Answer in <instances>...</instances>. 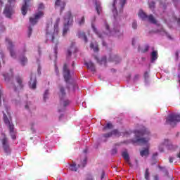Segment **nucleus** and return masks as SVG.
<instances>
[{"instance_id":"obj_1","label":"nucleus","mask_w":180,"mask_h":180,"mask_svg":"<svg viewBox=\"0 0 180 180\" xmlns=\"http://www.w3.org/2000/svg\"><path fill=\"white\" fill-rule=\"evenodd\" d=\"M134 134H135V139L132 140V143L134 144L138 143L140 146L148 144V141H149V139L141 138L144 136L149 135V131H148L146 128L143 127H141V129L134 131Z\"/></svg>"},{"instance_id":"obj_2","label":"nucleus","mask_w":180,"mask_h":180,"mask_svg":"<svg viewBox=\"0 0 180 180\" xmlns=\"http://www.w3.org/2000/svg\"><path fill=\"white\" fill-rule=\"evenodd\" d=\"M58 25L55 26V29H51V26L50 25H46L45 37L46 39H50L51 43L55 44V53H56V50H58V44L59 35L58 34V28H56Z\"/></svg>"},{"instance_id":"obj_3","label":"nucleus","mask_w":180,"mask_h":180,"mask_svg":"<svg viewBox=\"0 0 180 180\" xmlns=\"http://www.w3.org/2000/svg\"><path fill=\"white\" fill-rule=\"evenodd\" d=\"M58 96L59 98L61 99V102L59 103V106L58 107V112H63L64 110H65V107L70 104L69 100H63L64 97L65 96L64 87L59 86Z\"/></svg>"},{"instance_id":"obj_4","label":"nucleus","mask_w":180,"mask_h":180,"mask_svg":"<svg viewBox=\"0 0 180 180\" xmlns=\"http://www.w3.org/2000/svg\"><path fill=\"white\" fill-rule=\"evenodd\" d=\"M64 21H65V24H64V28L63 30V35H65L68 31H69V25H72V22H74V17L72 16V13L70 11H68L65 13V15L64 17Z\"/></svg>"},{"instance_id":"obj_5","label":"nucleus","mask_w":180,"mask_h":180,"mask_svg":"<svg viewBox=\"0 0 180 180\" xmlns=\"http://www.w3.org/2000/svg\"><path fill=\"white\" fill-rule=\"evenodd\" d=\"M180 122V115L170 114L167 117L166 123L171 126L176 125V123Z\"/></svg>"},{"instance_id":"obj_6","label":"nucleus","mask_w":180,"mask_h":180,"mask_svg":"<svg viewBox=\"0 0 180 180\" xmlns=\"http://www.w3.org/2000/svg\"><path fill=\"white\" fill-rule=\"evenodd\" d=\"M139 17L143 20H147L148 22H150L153 25L157 24V21L155 20L153 15H147L146 13H144V12H143V11H140L139 12Z\"/></svg>"},{"instance_id":"obj_7","label":"nucleus","mask_w":180,"mask_h":180,"mask_svg":"<svg viewBox=\"0 0 180 180\" xmlns=\"http://www.w3.org/2000/svg\"><path fill=\"white\" fill-rule=\"evenodd\" d=\"M4 124L7 125L9 128V134H11V137L12 138V140H15L16 137H15V134L13 133V124L11 123V120L9 118H7V115L6 114L4 115Z\"/></svg>"},{"instance_id":"obj_8","label":"nucleus","mask_w":180,"mask_h":180,"mask_svg":"<svg viewBox=\"0 0 180 180\" xmlns=\"http://www.w3.org/2000/svg\"><path fill=\"white\" fill-rule=\"evenodd\" d=\"M42 16H44V12L39 11L34 14L33 17L30 18V24L31 26H34L37 24V21L39 19H40V18H42Z\"/></svg>"},{"instance_id":"obj_9","label":"nucleus","mask_w":180,"mask_h":180,"mask_svg":"<svg viewBox=\"0 0 180 180\" xmlns=\"http://www.w3.org/2000/svg\"><path fill=\"white\" fill-rule=\"evenodd\" d=\"M6 43L8 46H7V49L9 50V52L11 53V57L13 58H16L17 55L15 53V51H13V45L12 44V41L8 38L6 39Z\"/></svg>"},{"instance_id":"obj_10","label":"nucleus","mask_w":180,"mask_h":180,"mask_svg":"<svg viewBox=\"0 0 180 180\" xmlns=\"http://www.w3.org/2000/svg\"><path fill=\"white\" fill-rule=\"evenodd\" d=\"M63 74L64 77V81L67 83L69 82L70 79V70L67 68V65L64 64V67L63 68Z\"/></svg>"},{"instance_id":"obj_11","label":"nucleus","mask_w":180,"mask_h":180,"mask_svg":"<svg viewBox=\"0 0 180 180\" xmlns=\"http://www.w3.org/2000/svg\"><path fill=\"white\" fill-rule=\"evenodd\" d=\"M1 136H3L4 138L1 140V143H3V148L4 149V152L6 153H9L10 149L9 144H7V138L4 134H1Z\"/></svg>"},{"instance_id":"obj_12","label":"nucleus","mask_w":180,"mask_h":180,"mask_svg":"<svg viewBox=\"0 0 180 180\" xmlns=\"http://www.w3.org/2000/svg\"><path fill=\"white\" fill-rule=\"evenodd\" d=\"M164 146H167V148L172 151H175L178 148V146L172 144L168 139L164 141Z\"/></svg>"},{"instance_id":"obj_13","label":"nucleus","mask_w":180,"mask_h":180,"mask_svg":"<svg viewBox=\"0 0 180 180\" xmlns=\"http://www.w3.org/2000/svg\"><path fill=\"white\" fill-rule=\"evenodd\" d=\"M55 6L60 8L61 12H63L65 8V2L64 0H56L55 1Z\"/></svg>"},{"instance_id":"obj_14","label":"nucleus","mask_w":180,"mask_h":180,"mask_svg":"<svg viewBox=\"0 0 180 180\" xmlns=\"http://www.w3.org/2000/svg\"><path fill=\"white\" fill-rule=\"evenodd\" d=\"M4 15L7 18H11V16H12V14L13 13V11L12 10V7L11 6H6V8H4Z\"/></svg>"},{"instance_id":"obj_15","label":"nucleus","mask_w":180,"mask_h":180,"mask_svg":"<svg viewBox=\"0 0 180 180\" xmlns=\"http://www.w3.org/2000/svg\"><path fill=\"white\" fill-rule=\"evenodd\" d=\"M77 37H78V39H82L84 41V43H88V38L86 37V34H84V32L78 31V32L77 33Z\"/></svg>"},{"instance_id":"obj_16","label":"nucleus","mask_w":180,"mask_h":180,"mask_svg":"<svg viewBox=\"0 0 180 180\" xmlns=\"http://www.w3.org/2000/svg\"><path fill=\"white\" fill-rule=\"evenodd\" d=\"M25 4L22 6V15H26V12L27 11V8L30 7V5L27 4L30 3V0H23Z\"/></svg>"},{"instance_id":"obj_17","label":"nucleus","mask_w":180,"mask_h":180,"mask_svg":"<svg viewBox=\"0 0 180 180\" xmlns=\"http://www.w3.org/2000/svg\"><path fill=\"white\" fill-rule=\"evenodd\" d=\"M84 65L86 66L88 70H91V72H96V68L94 66V63H92V62H86L84 63Z\"/></svg>"},{"instance_id":"obj_18","label":"nucleus","mask_w":180,"mask_h":180,"mask_svg":"<svg viewBox=\"0 0 180 180\" xmlns=\"http://www.w3.org/2000/svg\"><path fill=\"white\" fill-rule=\"evenodd\" d=\"M77 48L74 46V44H72L69 49H68V57H70L72 53H77Z\"/></svg>"},{"instance_id":"obj_19","label":"nucleus","mask_w":180,"mask_h":180,"mask_svg":"<svg viewBox=\"0 0 180 180\" xmlns=\"http://www.w3.org/2000/svg\"><path fill=\"white\" fill-rule=\"evenodd\" d=\"M15 82L18 84V87L20 89H23V79L21 78L20 76L15 77Z\"/></svg>"},{"instance_id":"obj_20","label":"nucleus","mask_w":180,"mask_h":180,"mask_svg":"<svg viewBox=\"0 0 180 180\" xmlns=\"http://www.w3.org/2000/svg\"><path fill=\"white\" fill-rule=\"evenodd\" d=\"M37 84V81L36 80V78H31V81H30V88L32 90L36 89Z\"/></svg>"},{"instance_id":"obj_21","label":"nucleus","mask_w":180,"mask_h":180,"mask_svg":"<svg viewBox=\"0 0 180 180\" xmlns=\"http://www.w3.org/2000/svg\"><path fill=\"white\" fill-rule=\"evenodd\" d=\"M122 156L124 160H125L126 162H127L129 165H130V158L129 157V153H127V152L126 151H124L122 152Z\"/></svg>"},{"instance_id":"obj_22","label":"nucleus","mask_w":180,"mask_h":180,"mask_svg":"<svg viewBox=\"0 0 180 180\" xmlns=\"http://www.w3.org/2000/svg\"><path fill=\"white\" fill-rule=\"evenodd\" d=\"M108 60L110 62H115V64H117V63H120V59L119 57H117V56L115 55V56H110V58L108 59Z\"/></svg>"},{"instance_id":"obj_23","label":"nucleus","mask_w":180,"mask_h":180,"mask_svg":"<svg viewBox=\"0 0 180 180\" xmlns=\"http://www.w3.org/2000/svg\"><path fill=\"white\" fill-rule=\"evenodd\" d=\"M26 63H27V58H26V56H20V65H22V66L25 67V65H26Z\"/></svg>"},{"instance_id":"obj_24","label":"nucleus","mask_w":180,"mask_h":180,"mask_svg":"<svg viewBox=\"0 0 180 180\" xmlns=\"http://www.w3.org/2000/svg\"><path fill=\"white\" fill-rule=\"evenodd\" d=\"M75 23H77L78 26H83V25H84V16L77 19V20L75 21Z\"/></svg>"},{"instance_id":"obj_25","label":"nucleus","mask_w":180,"mask_h":180,"mask_svg":"<svg viewBox=\"0 0 180 180\" xmlns=\"http://www.w3.org/2000/svg\"><path fill=\"white\" fill-rule=\"evenodd\" d=\"M95 58H96V60H97V63L100 65H105V63H107V58H105V57L102 58V59L101 60H98L97 56H96Z\"/></svg>"},{"instance_id":"obj_26","label":"nucleus","mask_w":180,"mask_h":180,"mask_svg":"<svg viewBox=\"0 0 180 180\" xmlns=\"http://www.w3.org/2000/svg\"><path fill=\"white\" fill-rule=\"evenodd\" d=\"M101 3L98 1H96V11L97 12V15L101 14Z\"/></svg>"},{"instance_id":"obj_27","label":"nucleus","mask_w":180,"mask_h":180,"mask_svg":"<svg viewBox=\"0 0 180 180\" xmlns=\"http://www.w3.org/2000/svg\"><path fill=\"white\" fill-rule=\"evenodd\" d=\"M157 60V51H153L151 52V63H153Z\"/></svg>"},{"instance_id":"obj_28","label":"nucleus","mask_w":180,"mask_h":180,"mask_svg":"<svg viewBox=\"0 0 180 180\" xmlns=\"http://www.w3.org/2000/svg\"><path fill=\"white\" fill-rule=\"evenodd\" d=\"M148 155H149V151H148V148L140 151V156H141V157H146V156H148Z\"/></svg>"},{"instance_id":"obj_29","label":"nucleus","mask_w":180,"mask_h":180,"mask_svg":"<svg viewBox=\"0 0 180 180\" xmlns=\"http://www.w3.org/2000/svg\"><path fill=\"white\" fill-rule=\"evenodd\" d=\"M107 134H112V135H115V136H120V131H117V129H115L111 131L110 132L107 133Z\"/></svg>"},{"instance_id":"obj_30","label":"nucleus","mask_w":180,"mask_h":180,"mask_svg":"<svg viewBox=\"0 0 180 180\" xmlns=\"http://www.w3.org/2000/svg\"><path fill=\"white\" fill-rule=\"evenodd\" d=\"M89 47L91 48V49H93L94 52L98 51V47L97 46V44L91 43V44L89 45Z\"/></svg>"},{"instance_id":"obj_31","label":"nucleus","mask_w":180,"mask_h":180,"mask_svg":"<svg viewBox=\"0 0 180 180\" xmlns=\"http://www.w3.org/2000/svg\"><path fill=\"white\" fill-rule=\"evenodd\" d=\"M91 27H93V31L94 32V33H96V34L97 35V37L100 39H102V34H101L100 33H98V32L97 31V29L96 28V27L94 26V25H91Z\"/></svg>"},{"instance_id":"obj_32","label":"nucleus","mask_w":180,"mask_h":180,"mask_svg":"<svg viewBox=\"0 0 180 180\" xmlns=\"http://www.w3.org/2000/svg\"><path fill=\"white\" fill-rule=\"evenodd\" d=\"M3 77H4V80H6V82H9L12 77H13V75L12 74H11V76H9V75H3Z\"/></svg>"},{"instance_id":"obj_33","label":"nucleus","mask_w":180,"mask_h":180,"mask_svg":"<svg viewBox=\"0 0 180 180\" xmlns=\"http://www.w3.org/2000/svg\"><path fill=\"white\" fill-rule=\"evenodd\" d=\"M111 129H113V124H111V123L110 122L107 123V125H105V127H103V131Z\"/></svg>"},{"instance_id":"obj_34","label":"nucleus","mask_w":180,"mask_h":180,"mask_svg":"<svg viewBox=\"0 0 180 180\" xmlns=\"http://www.w3.org/2000/svg\"><path fill=\"white\" fill-rule=\"evenodd\" d=\"M69 169L70 171L77 172V165L75 163L70 165Z\"/></svg>"},{"instance_id":"obj_35","label":"nucleus","mask_w":180,"mask_h":180,"mask_svg":"<svg viewBox=\"0 0 180 180\" xmlns=\"http://www.w3.org/2000/svg\"><path fill=\"white\" fill-rule=\"evenodd\" d=\"M145 179L149 180V169H146L145 171Z\"/></svg>"},{"instance_id":"obj_36","label":"nucleus","mask_w":180,"mask_h":180,"mask_svg":"<svg viewBox=\"0 0 180 180\" xmlns=\"http://www.w3.org/2000/svg\"><path fill=\"white\" fill-rule=\"evenodd\" d=\"M143 77L145 78V80H147L149 78V73L145 72V73L143 74Z\"/></svg>"},{"instance_id":"obj_37","label":"nucleus","mask_w":180,"mask_h":180,"mask_svg":"<svg viewBox=\"0 0 180 180\" xmlns=\"http://www.w3.org/2000/svg\"><path fill=\"white\" fill-rule=\"evenodd\" d=\"M44 4H42V3L39 4V6L37 7V10L42 11V10H44Z\"/></svg>"},{"instance_id":"obj_38","label":"nucleus","mask_w":180,"mask_h":180,"mask_svg":"<svg viewBox=\"0 0 180 180\" xmlns=\"http://www.w3.org/2000/svg\"><path fill=\"white\" fill-rule=\"evenodd\" d=\"M155 5V3L154 1H151V3H149V9H154V6Z\"/></svg>"},{"instance_id":"obj_39","label":"nucleus","mask_w":180,"mask_h":180,"mask_svg":"<svg viewBox=\"0 0 180 180\" xmlns=\"http://www.w3.org/2000/svg\"><path fill=\"white\" fill-rule=\"evenodd\" d=\"M139 79H140V75H135L134 76V82L139 81Z\"/></svg>"},{"instance_id":"obj_40","label":"nucleus","mask_w":180,"mask_h":180,"mask_svg":"<svg viewBox=\"0 0 180 180\" xmlns=\"http://www.w3.org/2000/svg\"><path fill=\"white\" fill-rule=\"evenodd\" d=\"M148 49H149V46L146 45L145 46V49H143V51H141V53H146L148 52Z\"/></svg>"},{"instance_id":"obj_41","label":"nucleus","mask_w":180,"mask_h":180,"mask_svg":"<svg viewBox=\"0 0 180 180\" xmlns=\"http://www.w3.org/2000/svg\"><path fill=\"white\" fill-rule=\"evenodd\" d=\"M46 96H49V90H45V93L44 94V101L46 100Z\"/></svg>"},{"instance_id":"obj_42","label":"nucleus","mask_w":180,"mask_h":180,"mask_svg":"<svg viewBox=\"0 0 180 180\" xmlns=\"http://www.w3.org/2000/svg\"><path fill=\"white\" fill-rule=\"evenodd\" d=\"M111 136H115V134H103V138H110V137H111Z\"/></svg>"},{"instance_id":"obj_43","label":"nucleus","mask_w":180,"mask_h":180,"mask_svg":"<svg viewBox=\"0 0 180 180\" xmlns=\"http://www.w3.org/2000/svg\"><path fill=\"white\" fill-rule=\"evenodd\" d=\"M132 28L134 30H136V22L134 21V22H132Z\"/></svg>"},{"instance_id":"obj_44","label":"nucleus","mask_w":180,"mask_h":180,"mask_svg":"<svg viewBox=\"0 0 180 180\" xmlns=\"http://www.w3.org/2000/svg\"><path fill=\"white\" fill-rule=\"evenodd\" d=\"M105 29L107 30V31H108V32L107 33V34L111 33V32H110V30H109L108 24H107V23H105Z\"/></svg>"},{"instance_id":"obj_45","label":"nucleus","mask_w":180,"mask_h":180,"mask_svg":"<svg viewBox=\"0 0 180 180\" xmlns=\"http://www.w3.org/2000/svg\"><path fill=\"white\" fill-rule=\"evenodd\" d=\"M174 56H176V60H178V57L179 56V51H176V53H174Z\"/></svg>"},{"instance_id":"obj_46","label":"nucleus","mask_w":180,"mask_h":180,"mask_svg":"<svg viewBox=\"0 0 180 180\" xmlns=\"http://www.w3.org/2000/svg\"><path fill=\"white\" fill-rule=\"evenodd\" d=\"M29 33H28V37L31 36V32H32V28L31 27V26L29 27Z\"/></svg>"},{"instance_id":"obj_47","label":"nucleus","mask_w":180,"mask_h":180,"mask_svg":"<svg viewBox=\"0 0 180 180\" xmlns=\"http://www.w3.org/2000/svg\"><path fill=\"white\" fill-rule=\"evenodd\" d=\"M173 160L174 158L170 157V158H168V162H170V163H173Z\"/></svg>"},{"instance_id":"obj_48","label":"nucleus","mask_w":180,"mask_h":180,"mask_svg":"<svg viewBox=\"0 0 180 180\" xmlns=\"http://www.w3.org/2000/svg\"><path fill=\"white\" fill-rule=\"evenodd\" d=\"M117 32H120V30H117V28H113V33L117 34Z\"/></svg>"},{"instance_id":"obj_49","label":"nucleus","mask_w":180,"mask_h":180,"mask_svg":"<svg viewBox=\"0 0 180 180\" xmlns=\"http://www.w3.org/2000/svg\"><path fill=\"white\" fill-rule=\"evenodd\" d=\"M30 105H31V103H27V104L25 105V109H26V110L29 109L28 106H29Z\"/></svg>"},{"instance_id":"obj_50","label":"nucleus","mask_w":180,"mask_h":180,"mask_svg":"<svg viewBox=\"0 0 180 180\" xmlns=\"http://www.w3.org/2000/svg\"><path fill=\"white\" fill-rule=\"evenodd\" d=\"M164 176H168V171H167V169H164Z\"/></svg>"},{"instance_id":"obj_51","label":"nucleus","mask_w":180,"mask_h":180,"mask_svg":"<svg viewBox=\"0 0 180 180\" xmlns=\"http://www.w3.org/2000/svg\"><path fill=\"white\" fill-rule=\"evenodd\" d=\"M115 154H116V149L111 150V155H115Z\"/></svg>"},{"instance_id":"obj_52","label":"nucleus","mask_w":180,"mask_h":180,"mask_svg":"<svg viewBox=\"0 0 180 180\" xmlns=\"http://www.w3.org/2000/svg\"><path fill=\"white\" fill-rule=\"evenodd\" d=\"M104 176H105V172H102V174L101 175V179H103Z\"/></svg>"},{"instance_id":"obj_53","label":"nucleus","mask_w":180,"mask_h":180,"mask_svg":"<svg viewBox=\"0 0 180 180\" xmlns=\"http://www.w3.org/2000/svg\"><path fill=\"white\" fill-rule=\"evenodd\" d=\"M154 180H159V176L157 175L154 176Z\"/></svg>"},{"instance_id":"obj_54","label":"nucleus","mask_w":180,"mask_h":180,"mask_svg":"<svg viewBox=\"0 0 180 180\" xmlns=\"http://www.w3.org/2000/svg\"><path fill=\"white\" fill-rule=\"evenodd\" d=\"M55 72H56V75H58V68L55 66Z\"/></svg>"},{"instance_id":"obj_55","label":"nucleus","mask_w":180,"mask_h":180,"mask_svg":"<svg viewBox=\"0 0 180 180\" xmlns=\"http://www.w3.org/2000/svg\"><path fill=\"white\" fill-rule=\"evenodd\" d=\"M7 2L12 4L13 2H15V0H7Z\"/></svg>"},{"instance_id":"obj_56","label":"nucleus","mask_w":180,"mask_h":180,"mask_svg":"<svg viewBox=\"0 0 180 180\" xmlns=\"http://www.w3.org/2000/svg\"><path fill=\"white\" fill-rule=\"evenodd\" d=\"M176 157H177L178 158L180 159V149H179V152L178 153V154L176 155Z\"/></svg>"},{"instance_id":"obj_57","label":"nucleus","mask_w":180,"mask_h":180,"mask_svg":"<svg viewBox=\"0 0 180 180\" xmlns=\"http://www.w3.org/2000/svg\"><path fill=\"white\" fill-rule=\"evenodd\" d=\"M121 3L122 4V6H124V4H126V0H122Z\"/></svg>"},{"instance_id":"obj_58","label":"nucleus","mask_w":180,"mask_h":180,"mask_svg":"<svg viewBox=\"0 0 180 180\" xmlns=\"http://www.w3.org/2000/svg\"><path fill=\"white\" fill-rule=\"evenodd\" d=\"M1 58H4V54L2 52H0Z\"/></svg>"},{"instance_id":"obj_59","label":"nucleus","mask_w":180,"mask_h":180,"mask_svg":"<svg viewBox=\"0 0 180 180\" xmlns=\"http://www.w3.org/2000/svg\"><path fill=\"white\" fill-rule=\"evenodd\" d=\"M166 34H167V37L168 39H172V37H171V36H169L167 33H166Z\"/></svg>"},{"instance_id":"obj_60","label":"nucleus","mask_w":180,"mask_h":180,"mask_svg":"<svg viewBox=\"0 0 180 180\" xmlns=\"http://www.w3.org/2000/svg\"><path fill=\"white\" fill-rule=\"evenodd\" d=\"M102 45H103V46H107V44H105V42H102Z\"/></svg>"},{"instance_id":"obj_61","label":"nucleus","mask_w":180,"mask_h":180,"mask_svg":"<svg viewBox=\"0 0 180 180\" xmlns=\"http://www.w3.org/2000/svg\"><path fill=\"white\" fill-rule=\"evenodd\" d=\"M178 25H179V26H180V18H179V19H178Z\"/></svg>"},{"instance_id":"obj_62","label":"nucleus","mask_w":180,"mask_h":180,"mask_svg":"<svg viewBox=\"0 0 180 180\" xmlns=\"http://www.w3.org/2000/svg\"><path fill=\"white\" fill-rule=\"evenodd\" d=\"M26 53V48L23 49V53Z\"/></svg>"},{"instance_id":"obj_63","label":"nucleus","mask_w":180,"mask_h":180,"mask_svg":"<svg viewBox=\"0 0 180 180\" xmlns=\"http://www.w3.org/2000/svg\"><path fill=\"white\" fill-rule=\"evenodd\" d=\"M115 4H116V0L113 1V7H115Z\"/></svg>"},{"instance_id":"obj_64","label":"nucleus","mask_w":180,"mask_h":180,"mask_svg":"<svg viewBox=\"0 0 180 180\" xmlns=\"http://www.w3.org/2000/svg\"><path fill=\"white\" fill-rule=\"evenodd\" d=\"M159 169H164V167H162L159 166Z\"/></svg>"}]
</instances>
